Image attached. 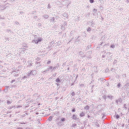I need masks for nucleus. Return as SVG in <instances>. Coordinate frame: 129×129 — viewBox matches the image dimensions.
<instances>
[{"label":"nucleus","instance_id":"c9c22d12","mask_svg":"<svg viewBox=\"0 0 129 129\" xmlns=\"http://www.w3.org/2000/svg\"><path fill=\"white\" fill-rule=\"evenodd\" d=\"M56 66H57V67L58 68V67H59V64L58 63L57 64V65Z\"/></svg>","mask_w":129,"mask_h":129},{"label":"nucleus","instance_id":"b1692460","mask_svg":"<svg viewBox=\"0 0 129 129\" xmlns=\"http://www.w3.org/2000/svg\"><path fill=\"white\" fill-rule=\"evenodd\" d=\"M119 116L118 114L116 115V118L117 119H118L119 118Z\"/></svg>","mask_w":129,"mask_h":129},{"label":"nucleus","instance_id":"a18cd8bd","mask_svg":"<svg viewBox=\"0 0 129 129\" xmlns=\"http://www.w3.org/2000/svg\"><path fill=\"white\" fill-rule=\"evenodd\" d=\"M15 23H16V24H19V23L18 22H15Z\"/></svg>","mask_w":129,"mask_h":129},{"label":"nucleus","instance_id":"473e14b6","mask_svg":"<svg viewBox=\"0 0 129 129\" xmlns=\"http://www.w3.org/2000/svg\"><path fill=\"white\" fill-rule=\"evenodd\" d=\"M14 76L15 77L18 76V74H15L14 75Z\"/></svg>","mask_w":129,"mask_h":129},{"label":"nucleus","instance_id":"13d9d810","mask_svg":"<svg viewBox=\"0 0 129 129\" xmlns=\"http://www.w3.org/2000/svg\"><path fill=\"white\" fill-rule=\"evenodd\" d=\"M36 42H38V40H36Z\"/></svg>","mask_w":129,"mask_h":129},{"label":"nucleus","instance_id":"c85d7f7f","mask_svg":"<svg viewBox=\"0 0 129 129\" xmlns=\"http://www.w3.org/2000/svg\"><path fill=\"white\" fill-rule=\"evenodd\" d=\"M75 111V108L73 109L72 110V112H74Z\"/></svg>","mask_w":129,"mask_h":129},{"label":"nucleus","instance_id":"a211bd4d","mask_svg":"<svg viewBox=\"0 0 129 129\" xmlns=\"http://www.w3.org/2000/svg\"><path fill=\"white\" fill-rule=\"evenodd\" d=\"M49 67L48 68V69L49 70H52V69H53V67H52V66H49Z\"/></svg>","mask_w":129,"mask_h":129},{"label":"nucleus","instance_id":"a878e982","mask_svg":"<svg viewBox=\"0 0 129 129\" xmlns=\"http://www.w3.org/2000/svg\"><path fill=\"white\" fill-rule=\"evenodd\" d=\"M57 67V66H54V67L53 68V69H52V70H54V69H55Z\"/></svg>","mask_w":129,"mask_h":129},{"label":"nucleus","instance_id":"09e8293b","mask_svg":"<svg viewBox=\"0 0 129 129\" xmlns=\"http://www.w3.org/2000/svg\"><path fill=\"white\" fill-rule=\"evenodd\" d=\"M51 7H50L49 5V6H48V7H47V8H50Z\"/></svg>","mask_w":129,"mask_h":129},{"label":"nucleus","instance_id":"ea45409f","mask_svg":"<svg viewBox=\"0 0 129 129\" xmlns=\"http://www.w3.org/2000/svg\"><path fill=\"white\" fill-rule=\"evenodd\" d=\"M90 45H89V46H87V48H86V49H88L89 48V47H90L91 46V45L89 46Z\"/></svg>","mask_w":129,"mask_h":129},{"label":"nucleus","instance_id":"5701e85b","mask_svg":"<svg viewBox=\"0 0 129 129\" xmlns=\"http://www.w3.org/2000/svg\"><path fill=\"white\" fill-rule=\"evenodd\" d=\"M127 106L126 104H124L123 105V108L125 109L127 108Z\"/></svg>","mask_w":129,"mask_h":129},{"label":"nucleus","instance_id":"de8ad7c7","mask_svg":"<svg viewBox=\"0 0 129 129\" xmlns=\"http://www.w3.org/2000/svg\"><path fill=\"white\" fill-rule=\"evenodd\" d=\"M90 116H89V115H88V117H88V118H90Z\"/></svg>","mask_w":129,"mask_h":129},{"label":"nucleus","instance_id":"864d4df0","mask_svg":"<svg viewBox=\"0 0 129 129\" xmlns=\"http://www.w3.org/2000/svg\"><path fill=\"white\" fill-rule=\"evenodd\" d=\"M103 42L101 44H100V45H102V44H103Z\"/></svg>","mask_w":129,"mask_h":129},{"label":"nucleus","instance_id":"a19ab883","mask_svg":"<svg viewBox=\"0 0 129 129\" xmlns=\"http://www.w3.org/2000/svg\"><path fill=\"white\" fill-rule=\"evenodd\" d=\"M36 13V11H34L33 12V14H35V13Z\"/></svg>","mask_w":129,"mask_h":129},{"label":"nucleus","instance_id":"6ab92c4d","mask_svg":"<svg viewBox=\"0 0 129 129\" xmlns=\"http://www.w3.org/2000/svg\"><path fill=\"white\" fill-rule=\"evenodd\" d=\"M51 62V61L49 60L47 62V64H50Z\"/></svg>","mask_w":129,"mask_h":129},{"label":"nucleus","instance_id":"6e6552de","mask_svg":"<svg viewBox=\"0 0 129 129\" xmlns=\"http://www.w3.org/2000/svg\"><path fill=\"white\" fill-rule=\"evenodd\" d=\"M121 99L120 98V99L116 100L115 101V102L117 104L119 102H121Z\"/></svg>","mask_w":129,"mask_h":129},{"label":"nucleus","instance_id":"f03ea898","mask_svg":"<svg viewBox=\"0 0 129 129\" xmlns=\"http://www.w3.org/2000/svg\"><path fill=\"white\" fill-rule=\"evenodd\" d=\"M103 98H104V99L105 100V101L106 100V99H107V98L111 100L113 98L114 96H111L110 94H109L107 96L105 95L103 97Z\"/></svg>","mask_w":129,"mask_h":129},{"label":"nucleus","instance_id":"58836bf2","mask_svg":"<svg viewBox=\"0 0 129 129\" xmlns=\"http://www.w3.org/2000/svg\"><path fill=\"white\" fill-rule=\"evenodd\" d=\"M49 71V70L48 69L47 70H45L44 71H45V72H47V71Z\"/></svg>","mask_w":129,"mask_h":129},{"label":"nucleus","instance_id":"2eb2a0df","mask_svg":"<svg viewBox=\"0 0 129 129\" xmlns=\"http://www.w3.org/2000/svg\"><path fill=\"white\" fill-rule=\"evenodd\" d=\"M56 82L58 83L59 82H60V79L59 78H57L56 79Z\"/></svg>","mask_w":129,"mask_h":129},{"label":"nucleus","instance_id":"7ed1b4c3","mask_svg":"<svg viewBox=\"0 0 129 129\" xmlns=\"http://www.w3.org/2000/svg\"><path fill=\"white\" fill-rule=\"evenodd\" d=\"M59 118L58 119H57L56 120V123L58 124V125L61 126L62 125H63V123H62V122H61L60 121H58Z\"/></svg>","mask_w":129,"mask_h":129},{"label":"nucleus","instance_id":"f704fd0d","mask_svg":"<svg viewBox=\"0 0 129 129\" xmlns=\"http://www.w3.org/2000/svg\"><path fill=\"white\" fill-rule=\"evenodd\" d=\"M15 81V80H13L12 81H11V83H13Z\"/></svg>","mask_w":129,"mask_h":129},{"label":"nucleus","instance_id":"0e129e2a","mask_svg":"<svg viewBox=\"0 0 129 129\" xmlns=\"http://www.w3.org/2000/svg\"><path fill=\"white\" fill-rule=\"evenodd\" d=\"M91 25H92H92L93 24V23H92V22H91Z\"/></svg>","mask_w":129,"mask_h":129},{"label":"nucleus","instance_id":"774afa93","mask_svg":"<svg viewBox=\"0 0 129 129\" xmlns=\"http://www.w3.org/2000/svg\"><path fill=\"white\" fill-rule=\"evenodd\" d=\"M57 84V85L58 86V84Z\"/></svg>","mask_w":129,"mask_h":129},{"label":"nucleus","instance_id":"4be33fe9","mask_svg":"<svg viewBox=\"0 0 129 129\" xmlns=\"http://www.w3.org/2000/svg\"><path fill=\"white\" fill-rule=\"evenodd\" d=\"M91 30V28L90 27H88V28L87 29V31H90Z\"/></svg>","mask_w":129,"mask_h":129},{"label":"nucleus","instance_id":"338daca9","mask_svg":"<svg viewBox=\"0 0 129 129\" xmlns=\"http://www.w3.org/2000/svg\"><path fill=\"white\" fill-rule=\"evenodd\" d=\"M68 70H69V68H68Z\"/></svg>","mask_w":129,"mask_h":129},{"label":"nucleus","instance_id":"e2e57ef3","mask_svg":"<svg viewBox=\"0 0 129 129\" xmlns=\"http://www.w3.org/2000/svg\"><path fill=\"white\" fill-rule=\"evenodd\" d=\"M20 78H18L17 80H19V79H20Z\"/></svg>","mask_w":129,"mask_h":129},{"label":"nucleus","instance_id":"69168bd1","mask_svg":"<svg viewBox=\"0 0 129 129\" xmlns=\"http://www.w3.org/2000/svg\"><path fill=\"white\" fill-rule=\"evenodd\" d=\"M124 124L123 125H122V127H123V126H124Z\"/></svg>","mask_w":129,"mask_h":129},{"label":"nucleus","instance_id":"1a4fd4ad","mask_svg":"<svg viewBox=\"0 0 129 129\" xmlns=\"http://www.w3.org/2000/svg\"><path fill=\"white\" fill-rule=\"evenodd\" d=\"M90 108V107H89L88 106H86L85 107H84V109L86 110H88Z\"/></svg>","mask_w":129,"mask_h":129},{"label":"nucleus","instance_id":"c756f323","mask_svg":"<svg viewBox=\"0 0 129 129\" xmlns=\"http://www.w3.org/2000/svg\"><path fill=\"white\" fill-rule=\"evenodd\" d=\"M32 42L33 43H35L36 44V41L35 40H34L33 41H32Z\"/></svg>","mask_w":129,"mask_h":129},{"label":"nucleus","instance_id":"0eeeda50","mask_svg":"<svg viewBox=\"0 0 129 129\" xmlns=\"http://www.w3.org/2000/svg\"><path fill=\"white\" fill-rule=\"evenodd\" d=\"M85 113L83 112H82L80 114V116L81 117H83L85 116Z\"/></svg>","mask_w":129,"mask_h":129},{"label":"nucleus","instance_id":"7c9ffc66","mask_svg":"<svg viewBox=\"0 0 129 129\" xmlns=\"http://www.w3.org/2000/svg\"><path fill=\"white\" fill-rule=\"evenodd\" d=\"M93 11L96 12L97 11V10L95 9H94L93 10Z\"/></svg>","mask_w":129,"mask_h":129},{"label":"nucleus","instance_id":"f8f14e48","mask_svg":"<svg viewBox=\"0 0 129 129\" xmlns=\"http://www.w3.org/2000/svg\"><path fill=\"white\" fill-rule=\"evenodd\" d=\"M65 120H66L65 118H62L61 119L60 121L61 122H64L65 121Z\"/></svg>","mask_w":129,"mask_h":129},{"label":"nucleus","instance_id":"39448f33","mask_svg":"<svg viewBox=\"0 0 129 129\" xmlns=\"http://www.w3.org/2000/svg\"><path fill=\"white\" fill-rule=\"evenodd\" d=\"M12 100L11 99H10L7 101V103L8 105H9L11 104L12 103Z\"/></svg>","mask_w":129,"mask_h":129},{"label":"nucleus","instance_id":"9d476101","mask_svg":"<svg viewBox=\"0 0 129 129\" xmlns=\"http://www.w3.org/2000/svg\"><path fill=\"white\" fill-rule=\"evenodd\" d=\"M31 72V71H30L28 72V73L27 74V75L29 77L30 75H32Z\"/></svg>","mask_w":129,"mask_h":129},{"label":"nucleus","instance_id":"49530a36","mask_svg":"<svg viewBox=\"0 0 129 129\" xmlns=\"http://www.w3.org/2000/svg\"><path fill=\"white\" fill-rule=\"evenodd\" d=\"M37 17V16H34V18H36Z\"/></svg>","mask_w":129,"mask_h":129},{"label":"nucleus","instance_id":"72a5a7b5","mask_svg":"<svg viewBox=\"0 0 129 129\" xmlns=\"http://www.w3.org/2000/svg\"><path fill=\"white\" fill-rule=\"evenodd\" d=\"M114 45L113 44L111 45V48H113L114 47Z\"/></svg>","mask_w":129,"mask_h":129},{"label":"nucleus","instance_id":"2f4dec72","mask_svg":"<svg viewBox=\"0 0 129 129\" xmlns=\"http://www.w3.org/2000/svg\"><path fill=\"white\" fill-rule=\"evenodd\" d=\"M84 86V84H80V86L81 87H83Z\"/></svg>","mask_w":129,"mask_h":129},{"label":"nucleus","instance_id":"79ce46f5","mask_svg":"<svg viewBox=\"0 0 129 129\" xmlns=\"http://www.w3.org/2000/svg\"><path fill=\"white\" fill-rule=\"evenodd\" d=\"M127 94L128 96H129V92H127Z\"/></svg>","mask_w":129,"mask_h":129},{"label":"nucleus","instance_id":"603ef678","mask_svg":"<svg viewBox=\"0 0 129 129\" xmlns=\"http://www.w3.org/2000/svg\"><path fill=\"white\" fill-rule=\"evenodd\" d=\"M45 71H44L43 72V73L44 74H45Z\"/></svg>","mask_w":129,"mask_h":129},{"label":"nucleus","instance_id":"052dcab7","mask_svg":"<svg viewBox=\"0 0 129 129\" xmlns=\"http://www.w3.org/2000/svg\"><path fill=\"white\" fill-rule=\"evenodd\" d=\"M101 80H102L103 79V78H101Z\"/></svg>","mask_w":129,"mask_h":129},{"label":"nucleus","instance_id":"ddd939ff","mask_svg":"<svg viewBox=\"0 0 129 129\" xmlns=\"http://www.w3.org/2000/svg\"><path fill=\"white\" fill-rule=\"evenodd\" d=\"M54 18L53 17H51V19H50V22H53L54 21Z\"/></svg>","mask_w":129,"mask_h":129},{"label":"nucleus","instance_id":"dca6fc26","mask_svg":"<svg viewBox=\"0 0 129 129\" xmlns=\"http://www.w3.org/2000/svg\"><path fill=\"white\" fill-rule=\"evenodd\" d=\"M117 86L118 88H119L121 86V85L120 83H119L117 84Z\"/></svg>","mask_w":129,"mask_h":129},{"label":"nucleus","instance_id":"680f3d73","mask_svg":"<svg viewBox=\"0 0 129 129\" xmlns=\"http://www.w3.org/2000/svg\"><path fill=\"white\" fill-rule=\"evenodd\" d=\"M127 84H126L125 85V86H126V85H127Z\"/></svg>","mask_w":129,"mask_h":129},{"label":"nucleus","instance_id":"f257e3e1","mask_svg":"<svg viewBox=\"0 0 129 129\" xmlns=\"http://www.w3.org/2000/svg\"><path fill=\"white\" fill-rule=\"evenodd\" d=\"M29 77L27 75V73H24L22 75L21 77V80H25L26 78H29Z\"/></svg>","mask_w":129,"mask_h":129},{"label":"nucleus","instance_id":"bb28decb","mask_svg":"<svg viewBox=\"0 0 129 129\" xmlns=\"http://www.w3.org/2000/svg\"><path fill=\"white\" fill-rule=\"evenodd\" d=\"M111 54V53L110 52H107V54H106V55H108V56H109L110 55V54Z\"/></svg>","mask_w":129,"mask_h":129},{"label":"nucleus","instance_id":"20e7f679","mask_svg":"<svg viewBox=\"0 0 129 129\" xmlns=\"http://www.w3.org/2000/svg\"><path fill=\"white\" fill-rule=\"evenodd\" d=\"M31 74L34 76L36 75L37 74V72L35 70H32L31 71Z\"/></svg>","mask_w":129,"mask_h":129},{"label":"nucleus","instance_id":"bf43d9fd","mask_svg":"<svg viewBox=\"0 0 129 129\" xmlns=\"http://www.w3.org/2000/svg\"><path fill=\"white\" fill-rule=\"evenodd\" d=\"M77 77H78V76H77H77H76V78H77Z\"/></svg>","mask_w":129,"mask_h":129},{"label":"nucleus","instance_id":"393cba45","mask_svg":"<svg viewBox=\"0 0 129 129\" xmlns=\"http://www.w3.org/2000/svg\"><path fill=\"white\" fill-rule=\"evenodd\" d=\"M75 95V93L74 92H73L71 93V95L72 96L74 95Z\"/></svg>","mask_w":129,"mask_h":129},{"label":"nucleus","instance_id":"37998d69","mask_svg":"<svg viewBox=\"0 0 129 129\" xmlns=\"http://www.w3.org/2000/svg\"><path fill=\"white\" fill-rule=\"evenodd\" d=\"M8 39V38H5V40H6V41H7Z\"/></svg>","mask_w":129,"mask_h":129},{"label":"nucleus","instance_id":"412c9836","mask_svg":"<svg viewBox=\"0 0 129 129\" xmlns=\"http://www.w3.org/2000/svg\"><path fill=\"white\" fill-rule=\"evenodd\" d=\"M76 126V124H72L71 126V127H73Z\"/></svg>","mask_w":129,"mask_h":129},{"label":"nucleus","instance_id":"6e6d98bb","mask_svg":"<svg viewBox=\"0 0 129 129\" xmlns=\"http://www.w3.org/2000/svg\"><path fill=\"white\" fill-rule=\"evenodd\" d=\"M0 18H1V19H3V18H2L1 17V16H0Z\"/></svg>","mask_w":129,"mask_h":129},{"label":"nucleus","instance_id":"4c0bfd02","mask_svg":"<svg viewBox=\"0 0 129 129\" xmlns=\"http://www.w3.org/2000/svg\"><path fill=\"white\" fill-rule=\"evenodd\" d=\"M9 87V86H6V88L7 89V90H6V91H7V89Z\"/></svg>","mask_w":129,"mask_h":129},{"label":"nucleus","instance_id":"c03bdc74","mask_svg":"<svg viewBox=\"0 0 129 129\" xmlns=\"http://www.w3.org/2000/svg\"><path fill=\"white\" fill-rule=\"evenodd\" d=\"M79 38V37H78L77 38V40H78V41H80V39H79H79H78V38Z\"/></svg>","mask_w":129,"mask_h":129},{"label":"nucleus","instance_id":"4468645a","mask_svg":"<svg viewBox=\"0 0 129 129\" xmlns=\"http://www.w3.org/2000/svg\"><path fill=\"white\" fill-rule=\"evenodd\" d=\"M38 42H36V44H38V42H40L41 41L42 39L40 38H39L38 39Z\"/></svg>","mask_w":129,"mask_h":129},{"label":"nucleus","instance_id":"aec40b11","mask_svg":"<svg viewBox=\"0 0 129 129\" xmlns=\"http://www.w3.org/2000/svg\"><path fill=\"white\" fill-rule=\"evenodd\" d=\"M6 31H9L10 33H12V32L11 31V30L9 29H7L6 30Z\"/></svg>","mask_w":129,"mask_h":129},{"label":"nucleus","instance_id":"423d86ee","mask_svg":"<svg viewBox=\"0 0 129 129\" xmlns=\"http://www.w3.org/2000/svg\"><path fill=\"white\" fill-rule=\"evenodd\" d=\"M72 118L74 120H77L78 119V118L75 115H74L73 116Z\"/></svg>","mask_w":129,"mask_h":129},{"label":"nucleus","instance_id":"5fc2aeb1","mask_svg":"<svg viewBox=\"0 0 129 129\" xmlns=\"http://www.w3.org/2000/svg\"><path fill=\"white\" fill-rule=\"evenodd\" d=\"M127 66L129 67V63H127Z\"/></svg>","mask_w":129,"mask_h":129},{"label":"nucleus","instance_id":"4d7b16f0","mask_svg":"<svg viewBox=\"0 0 129 129\" xmlns=\"http://www.w3.org/2000/svg\"><path fill=\"white\" fill-rule=\"evenodd\" d=\"M64 24L65 25H66V22H64Z\"/></svg>","mask_w":129,"mask_h":129},{"label":"nucleus","instance_id":"8fccbe9b","mask_svg":"<svg viewBox=\"0 0 129 129\" xmlns=\"http://www.w3.org/2000/svg\"><path fill=\"white\" fill-rule=\"evenodd\" d=\"M41 24L40 23L38 24V25L39 26H41Z\"/></svg>","mask_w":129,"mask_h":129},{"label":"nucleus","instance_id":"f3484780","mask_svg":"<svg viewBox=\"0 0 129 129\" xmlns=\"http://www.w3.org/2000/svg\"><path fill=\"white\" fill-rule=\"evenodd\" d=\"M53 117V116H50L49 117L48 119L50 121H51Z\"/></svg>","mask_w":129,"mask_h":129},{"label":"nucleus","instance_id":"3c124183","mask_svg":"<svg viewBox=\"0 0 129 129\" xmlns=\"http://www.w3.org/2000/svg\"><path fill=\"white\" fill-rule=\"evenodd\" d=\"M103 52V53H105L106 52H105V51H104Z\"/></svg>","mask_w":129,"mask_h":129},{"label":"nucleus","instance_id":"9b49d317","mask_svg":"<svg viewBox=\"0 0 129 129\" xmlns=\"http://www.w3.org/2000/svg\"><path fill=\"white\" fill-rule=\"evenodd\" d=\"M43 17L45 18H48L49 16L46 14H44L43 15Z\"/></svg>","mask_w":129,"mask_h":129},{"label":"nucleus","instance_id":"e433bc0d","mask_svg":"<svg viewBox=\"0 0 129 129\" xmlns=\"http://www.w3.org/2000/svg\"><path fill=\"white\" fill-rule=\"evenodd\" d=\"M106 55H103L102 56V57L103 58H105V57Z\"/></svg>","mask_w":129,"mask_h":129},{"label":"nucleus","instance_id":"cd10ccee","mask_svg":"<svg viewBox=\"0 0 129 129\" xmlns=\"http://www.w3.org/2000/svg\"><path fill=\"white\" fill-rule=\"evenodd\" d=\"M90 2L91 3H93L94 2L93 0H89Z\"/></svg>","mask_w":129,"mask_h":129}]
</instances>
